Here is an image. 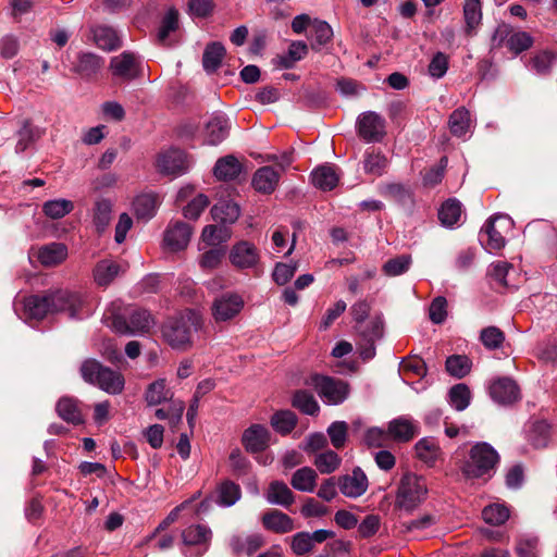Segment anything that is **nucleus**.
<instances>
[{"label": "nucleus", "instance_id": "nucleus-36", "mask_svg": "<svg viewBox=\"0 0 557 557\" xmlns=\"http://www.w3.org/2000/svg\"><path fill=\"white\" fill-rule=\"evenodd\" d=\"M178 11L174 8L168 9L161 20L157 35L158 41L164 46L171 45L170 36L178 29Z\"/></svg>", "mask_w": 557, "mask_h": 557}, {"label": "nucleus", "instance_id": "nucleus-46", "mask_svg": "<svg viewBox=\"0 0 557 557\" xmlns=\"http://www.w3.org/2000/svg\"><path fill=\"white\" fill-rule=\"evenodd\" d=\"M240 496L239 485L228 480L222 482L216 488V503L222 507L233 506Z\"/></svg>", "mask_w": 557, "mask_h": 557}, {"label": "nucleus", "instance_id": "nucleus-39", "mask_svg": "<svg viewBox=\"0 0 557 557\" xmlns=\"http://www.w3.org/2000/svg\"><path fill=\"white\" fill-rule=\"evenodd\" d=\"M333 29L324 21L314 20L311 24L310 45L313 50H319L332 40Z\"/></svg>", "mask_w": 557, "mask_h": 557}, {"label": "nucleus", "instance_id": "nucleus-33", "mask_svg": "<svg viewBox=\"0 0 557 557\" xmlns=\"http://www.w3.org/2000/svg\"><path fill=\"white\" fill-rule=\"evenodd\" d=\"M416 456L429 467H433L441 455L438 443L433 437H423L414 446Z\"/></svg>", "mask_w": 557, "mask_h": 557}, {"label": "nucleus", "instance_id": "nucleus-10", "mask_svg": "<svg viewBox=\"0 0 557 557\" xmlns=\"http://www.w3.org/2000/svg\"><path fill=\"white\" fill-rule=\"evenodd\" d=\"M110 67L114 76L132 81L141 75L143 60L134 52L124 51L111 59Z\"/></svg>", "mask_w": 557, "mask_h": 557}, {"label": "nucleus", "instance_id": "nucleus-22", "mask_svg": "<svg viewBox=\"0 0 557 557\" xmlns=\"http://www.w3.org/2000/svg\"><path fill=\"white\" fill-rule=\"evenodd\" d=\"M281 174L276 172L272 166H262L258 169L252 176L253 188L261 194H272L278 182Z\"/></svg>", "mask_w": 557, "mask_h": 557}, {"label": "nucleus", "instance_id": "nucleus-54", "mask_svg": "<svg viewBox=\"0 0 557 557\" xmlns=\"http://www.w3.org/2000/svg\"><path fill=\"white\" fill-rule=\"evenodd\" d=\"M412 263L410 255H400L395 258H391L382 267V272L389 277L399 276L406 273Z\"/></svg>", "mask_w": 557, "mask_h": 557}, {"label": "nucleus", "instance_id": "nucleus-19", "mask_svg": "<svg viewBox=\"0 0 557 557\" xmlns=\"http://www.w3.org/2000/svg\"><path fill=\"white\" fill-rule=\"evenodd\" d=\"M243 444L247 451L259 453L269 446V430L261 424H252L243 434Z\"/></svg>", "mask_w": 557, "mask_h": 557}, {"label": "nucleus", "instance_id": "nucleus-17", "mask_svg": "<svg viewBox=\"0 0 557 557\" xmlns=\"http://www.w3.org/2000/svg\"><path fill=\"white\" fill-rule=\"evenodd\" d=\"M338 488L346 497L357 498L366 493L368 488V478L364 472L357 467L352 470L351 474L339 478Z\"/></svg>", "mask_w": 557, "mask_h": 557}, {"label": "nucleus", "instance_id": "nucleus-4", "mask_svg": "<svg viewBox=\"0 0 557 557\" xmlns=\"http://www.w3.org/2000/svg\"><path fill=\"white\" fill-rule=\"evenodd\" d=\"M428 494L426 480L412 472H406L399 480L395 506L405 511H412L424 502Z\"/></svg>", "mask_w": 557, "mask_h": 557}, {"label": "nucleus", "instance_id": "nucleus-18", "mask_svg": "<svg viewBox=\"0 0 557 557\" xmlns=\"http://www.w3.org/2000/svg\"><path fill=\"white\" fill-rule=\"evenodd\" d=\"M127 263H122L112 259H103L97 262L94 269V280L98 286L110 285L115 277L125 273Z\"/></svg>", "mask_w": 557, "mask_h": 557}, {"label": "nucleus", "instance_id": "nucleus-7", "mask_svg": "<svg viewBox=\"0 0 557 557\" xmlns=\"http://www.w3.org/2000/svg\"><path fill=\"white\" fill-rule=\"evenodd\" d=\"M312 385L326 405H339L349 395L348 383L323 375H313Z\"/></svg>", "mask_w": 557, "mask_h": 557}, {"label": "nucleus", "instance_id": "nucleus-37", "mask_svg": "<svg viewBox=\"0 0 557 557\" xmlns=\"http://www.w3.org/2000/svg\"><path fill=\"white\" fill-rule=\"evenodd\" d=\"M359 337L363 342H376L383 337L384 323L380 315L369 318L366 323L356 325Z\"/></svg>", "mask_w": 557, "mask_h": 557}, {"label": "nucleus", "instance_id": "nucleus-23", "mask_svg": "<svg viewBox=\"0 0 557 557\" xmlns=\"http://www.w3.org/2000/svg\"><path fill=\"white\" fill-rule=\"evenodd\" d=\"M211 530L202 524H193L187 527L182 532V540L186 546H199L202 547L198 556L207 550L209 542L211 541Z\"/></svg>", "mask_w": 557, "mask_h": 557}, {"label": "nucleus", "instance_id": "nucleus-24", "mask_svg": "<svg viewBox=\"0 0 557 557\" xmlns=\"http://www.w3.org/2000/svg\"><path fill=\"white\" fill-rule=\"evenodd\" d=\"M158 206L159 199L156 194H140L133 201V211L137 220L147 222L154 216Z\"/></svg>", "mask_w": 557, "mask_h": 557}, {"label": "nucleus", "instance_id": "nucleus-27", "mask_svg": "<svg viewBox=\"0 0 557 557\" xmlns=\"http://www.w3.org/2000/svg\"><path fill=\"white\" fill-rule=\"evenodd\" d=\"M263 527L274 533L284 534L295 529L294 520L280 510H271L262 516Z\"/></svg>", "mask_w": 557, "mask_h": 557}, {"label": "nucleus", "instance_id": "nucleus-16", "mask_svg": "<svg viewBox=\"0 0 557 557\" xmlns=\"http://www.w3.org/2000/svg\"><path fill=\"white\" fill-rule=\"evenodd\" d=\"M157 165L162 173L182 175L189 169L190 161L183 150L170 149L159 156Z\"/></svg>", "mask_w": 557, "mask_h": 557}, {"label": "nucleus", "instance_id": "nucleus-59", "mask_svg": "<svg viewBox=\"0 0 557 557\" xmlns=\"http://www.w3.org/2000/svg\"><path fill=\"white\" fill-rule=\"evenodd\" d=\"M557 55L550 51H542L535 54L530 61V67L536 74L545 75L549 73Z\"/></svg>", "mask_w": 557, "mask_h": 557}, {"label": "nucleus", "instance_id": "nucleus-42", "mask_svg": "<svg viewBox=\"0 0 557 557\" xmlns=\"http://www.w3.org/2000/svg\"><path fill=\"white\" fill-rule=\"evenodd\" d=\"M292 406L308 416H317L320 411V406L312 393L304 389L294 393Z\"/></svg>", "mask_w": 557, "mask_h": 557}, {"label": "nucleus", "instance_id": "nucleus-63", "mask_svg": "<svg viewBox=\"0 0 557 557\" xmlns=\"http://www.w3.org/2000/svg\"><path fill=\"white\" fill-rule=\"evenodd\" d=\"M533 44V38L527 32L513 30L508 41V49L518 54L529 49Z\"/></svg>", "mask_w": 557, "mask_h": 557}, {"label": "nucleus", "instance_id": "nucleus-41", "mask_svg": "<svg viewBox=\"0 0 557 557\" xmlns=\"http://www.w3.org/2000/svg\"><path fill=\"white\" fill-rule=\"evenodd\" d=\"M527 437L533 447H545L549 438V424L544 420L531 422L527 429Z\"/></svg>", "mask_w": 557, "mask_h": 557}, {"label": "nucleus", "instance_id": "nucleus-44", "mask_svg": "<svg viewBox=\"0 0 557 557\" xmlns=\"http://www.w3.org/2000/svg\"><path fill=\"white\" fill-rule=\"evenodd\" d=\"M173 393L166 387L165 380L159 379L149 384L145 394V399L149 406H156L171 399Z\"/></svg>", "mask_w": 557, "mask_h": 557}, {"label": "nucleus", "instance_id": "nucleus-51", "mask_svg": "<svg viewBox=\"0 0 557 557\" xmlns=\"http://www.w3.org/2000/svg\"><path fill=\"white\" fill-rule=\"evenodd\" d=\"M470 400V388L463 383L454 385L448 392V403L457 411H463L466 408H468Z\"/></svg>", "mask_w": 557, "mask_h": 557}, {"label": "nucleus", "instance_id": "nucleus-50", "mask_svg": "<svg viewBox=\"0 0 557 557\" xmlns=\"http://www.w3.org/2000/svg\"><path fill=\"white\" fill-rule=\"evenodd\" d=\"M230 237L231 233L225 226L207 225L201 233V243L212 248H219L218 246L227 242Z\"/></svg>", "mask_w": 557, "mask_h": 557}, {"label": "nucleus", "instance_id": "nucleus-6", "mask_svg": "<svg viewBox=\"0 0 557 557\" xmlns=\"http://www.w3.org/2000/svg\"><path fill=\"white\" fill-rule=\"evenodd\" d=\"M85 381L98 385L102 391L116 395L124 388V377L121 373L101 366L96 360H87L81 368Z\"/></svg>", "mask_w": 557, "mask_h": 557}, {"label": "nucleus", "instance_id": "nucleus-64", "mask_svg": "<svg viewBox=\"0 0 557 557\" xmlns=\"http://www.w3.org/2000/svg\"><path fill=\"white\" fill-rule=\"evenodd\" d=\"M208 205V197L203 194H199L184 207L183 214L186 219L197 220Z\"/></svg>", "mask_w": 557, "mask_h": 557}, {"label": "nucleus", "instance_id": "nucleus-47", "mask_svg": "<svg viewBox=\"0 0 557 557\" xmlns=\"http://www.w3.org/2000/svg\"><path fill=\"white\" fill-rule=\"evenodd\" d=\"M57 412L62 420L69 423L79 424L83 422L82 412L73 398H61L57 404Z\"/></svg>", "mask_w": 557, "mask_h": 557}, {"label": "nucleus", "instance_id": "nucleus-48", "mask_svg": "<svg viewBox=\"0 0 557 557\" xmlns=\"http://www.w3.org/2000/svg\"><path fill=\"white\" fill-rule=\"evenodd\" d=\"M40 135L41 133L38 127H34L28 121H24L16 133L15 152L22 153L27 150Z\"/></svg>", "mask_w": 557, "mask_h": 557}, {"label": "nucleus", "instance_id": "nucleus-43", "mask_svg": "<svg viewBox=\"0 0 557 557\" xmlns=\"http://www.w3.org/2000/svg\"><path fill=\"white\" fill-rule=\"evenodd\" d=\"M225 55V48L221 42L209 44L203 52L202 65L206 72L213 73L220 66Z\"/></svg>", "mask_w": 557, "mask_h": 557}, {"label": "nucleus", "instance_id": "nucleus-61", "mask_svg": "<svg viewBox=\"0 0 557 557\" xmlns=\"http://www.w3.org/2000/svg\"><path fill=\"white\" fill-rule=\"evenodd\" d=\"M446 370L456 377H463L470 371L469 359L466 356H450L446 360Z\"/></svg>", "mask_w": 557, "mask_h": 557}, {"label": "nucleus", "instance_id": "nucleus-12", "mask_svg": "<svg viewBox=\"0 0 557 557\" xmlns=\"http://www.w3.org/2000/svg\"><path fill=\"white\" fill-rule=\"evenodd\" d=\"M193 232V227L186 222H170L163 234V245L172 252L185 250L190 242Z\"/></svg>", "mask_w": 557, "mask_h": 557}, {"label": "nucleus", "instance_id": "nucleus-31", "mask_svg": "<svg viewBox=\"0 0 557 557\" xmlns=\"http://www.w3.org/2000/svg\"><path fill=\"white\" fill-rule=\"evenodd\" d=\"M388 433L396 441L408 442L418 433V424L409 418L399 417L388 423Z\"/></svg>", "mask_w": 557, "mask_h": 557}, {"label": "nucleus", "instance_id": "nucleus-57", "mask_svg": "<svg viewBox=\"0 0 557 557\" xmlns=\"http://www.w3.org/2000/svg\"><path fill=\"white\" fill-rule=\"evenodd\" d=\"M326 433L334 448L341 449L345 446L348 436V424L345 421L332 422Z\"/></svg>", "mask_w": 557, "mask_h": 557}, {"label": "nucleus", "instance_id": "nucleus-60", "mask_svg": "<svg viewBox=\"0 0 557 557\" xmlns=\"http://www.w3.org/2000/svg\"><path fill=\"white\" fill-rule=\"evenodd\" d=\"M308 52V47L304 41H294L288 48V54L280 58V65L289 69L295 62L305 58Z\"/></svg>", "mask_w": 557, "mask_h": 557}, {"label": "nucleus", "instance_id": "nucleus-2", "mask_svg": "<svg viewBox=\"0 0 557 557\" xmlns=\"http://www.w3.org/2000/svg\"><path fill=\"white\" fill-rule=\"evenodd\" d=\"M499 461L498 453L487 443H478L471 447L468 457L461 462L459 469L467 480H490L495 473Z\"/></svg>", "mask_w": 557, "mask_h": 557}, {"label": "nucleus", "instance_id": "nucleus-8", "mask_svg": "<svg viewBox=\"0 0 557 557\" xmlns=\"http://www.w3.org/2000/svg\"><path fill=\"white\" fill-rule=\"evenodd\" d=\"M230 263L239 271H256L260 264V249L249 240L235 243L228 251Z\"/></svg>", "mask_w": 557, "mask_h": 557}, {"label": "nucleus", "instance_id": "nucleus-1", "mask_svg": "<svg viewBox=\"0 0 557 557\" xmlns=\"http://www.w3.org/2000/svg\"><path fill=\"white\" fill-rule=\"evenodd\" d=\"M84 298L78 293L57 290L44 296L32 295L24 299L23 310L26 320H41L49 313L69 312L71 318H78Z\"/></svg>", "mask_w": 557, "mask_h": 557}, {"label": "nucleus", "instance_id": "nucleus-9", "mask_svg": "<svg viewBox=\"0 0 557 557\" xmlns=\"http://www.w3.org/2000/svg\"><path fill=\"white\" fill-rule=\"evenodd\" d=\"M244 306V298L239 294L227 292L214 298L211 314L216 323L231 321L240 313Z\"/></svg>", "mask_w": 557, "mask_h": 557}, {"label": "nucleus", "instance_id": "nucleus-11", "mask_svg": "<svg viewBox=\"0 0 557 557\" xmlns=\"http://www.w3.org/2000/svg\"><path fill=\"white\" fill-rule=\"evenodd\" d=\"M386 123L383 116L373 111L362 113L358 117L359 136L367 143H379L386 135Z\"/></svg>", "mask_w": 557, "mask_h": 557}, {"label": "nucleus", "instance_id": "nucleus-53", "mask_svg": "<svg viewBox=\"0 0 557 557\" xmlns=\"http://www.w3.org/2000/svg\"><path fill=\"white\" fill-rule=\"evenodd\" d=\"M342 462V458L331 449L318 454L314 458V466L323 474H330L336 471Z\"/></svg>", "mask_w": 557, "mask_h": 557}, {"label": "nucleus", "instance_id": "nucleus-29", "mask_svg": "<svg viewBox=\"0 0 557 557\" xmlns=\"http://www.w3.org/2000/svg\"><path fill=\"white\" fill-rule=\"evenodd\" d=\"M263 543V536L258 533L248 535L236 534L230 539V547L235 554L251 555L256 553Z\"/></svg>", "mask_w": 557, "mask_h": 557}, {"label": "nucleus", "instance_id": "nucleus-15", "mask_svg": "<svg viewBox=\"0 0 557 557\" xmlns=\"http://www.w3.org/2000/svg\"><path fill=\"white\" fill-rule=\"evenodd\" d=\"M488 391L492 399L499 405H511L520 398V388L510 377L494 380Z\"/></svg>", "mask_w": 557, "mask_h": 557}, {"label": "nucleus", "instance_id": "nucleus-3", "mask_svg": "<svg viewBox=\"0 0 557 557\" xmlns=\"http://www.w3.org/2000/svg\"><path fill=\"white\" fill-rule=\"evenodd\" d=\"M201 325V317L195 311H189L185 315L169 320L162 329V334L172 348L184 350L191 343V333L197 332Z\"/></svg>", "mask_w": 557, "mask_h": 557}, {"label": "nucleus", "instance_id": "nucleus-52", "mask_svg": "<svg viewBox=\"0 0 557 557\" xmlns=\"http://www.w3.org/2000/svg\"><path fill=\"white\" fill-rule=\"evenodd\" d=\"M74 209V203L67 199H53L44 202L42 212L52 220L62 219L71 213Z\"/></svg>", "mask_w": 557, "mask_h": 557}, {"label": "nucleus", "instance_id": "nucleus-58", "mask_svg": "<svg viewBox=\"0 0 557 557\" xmlns=\"http://www.w3.org/2000/svg\"><path fill=\"white\" fill-rule=\"evenodd\" d=\"M482 517L486 523L499 525L509 518V510L504 505L493 504L483 509Z\"/></svg>", "mask_w": 557, "mask_h": 557}, {"label": "nucleus", "instance_id": "nucleus-30", "mask_svg": "<svg viewBox=\"0 0 557 557\" xmlns=\"http://www.w3.org/2000/svg\"><path fill=\"white\" fill-rule=\"evenodd\" d=\"M265 499L271 505L288 508L295 500L292 490L282 481H273L267 492Z\"/></svg>", "mask_w": 557, "mask_h": 557}, {"label": "nucleus", "instance_id": "nucleus-25", "mask_svg": "<svg viewBox=\"0 0 557 557\" xmlns=\"http://www.w3.org/2000/svg\"><path fill=\"white\" fill-rule=\"evenodd\" d=\"M243 171L239 160L232 156H225L216 160L213 174L219 181H234Z\"/></svg>", "mask_w": 557, "mask_h": 557}, {"label": "nucleus", "instance_id": "nucleus-45", "mask_svg": "<svg viewBox=\"0 0 557 557\" xmlns=\"http://www.w3.org/2000/svg\"><path fill=\"white\" fill-rule=\"evenodd\" d=\"M448 125L454 136H465L471 126L470 112L463 107L456 109L449 116Z\"/></svg>", "mask_w": 557, "mask_h": 557}, {"label": "nucleus", "instance_id": "nucleus-13", "mask_svg": "<svg viewBox=\"0 0 557 557\" xmlns=\"http://www.w3.org/2000/svg\"><path fill=\"white\" fill-rule=\"evenodd\" d=\"M512 221L506 214H497L487 220L484 225V233L487 235V248L500 250L505 247L506 239L503 232L511 227Z\"/></svg>", "mask_w": 557, "mask_h": 557}, {"label": "nucleus", "instance_id": "nucleus-38", "mask_svg": "<svg viewBox=\"0 0 557 557\" xmlns=\"http://www.w3.org/2000/svg\"><path fill=\"white\" fill-rule=\"evenodd\" d=\"M317 478L315 470L310 467H302L295 471L290 484L297 491L311 493L317 485Z\"/></svg>", "mask_w": 557, "mask_h": 557}, {"label": "nucleus", "instance_id": "nucleus-32", "mask_svg": "<svg viewBox=\"0 0 557 557\" xmlns=\"http://www.w3.org/2000/svg\"><path fill=\"white\" fill-rule=\"evenodd\" d=\"M67 248L62 243H51L39 248L37 258L45 267H53L65 260Z\"/></svg>", "mask_w": 557, "mask_h": 557}, {"label": "nucleus", "instance_id": "nucleus-5", "mask_svg": "<svg viewBox=\"0 0 557 557\" xmlns=\"http://www.w3.org/2000/svg\"><path fill=\"white\" fill-rule=\"evenodd\" d=\"M108 325L122 335L144 334L154 325L152 315L145 309H131L127 315L112 312L106 315Z\"/></svg>", "mask_w": 557, "mask_h": 557}, {"label": "nucleus", "instance_id": "nucleus-21", "mask_svg": "<svg viewBox=\"0 0 557 557\" xmlns=\"http://www.w3.org/2000/svg\"><path fill=\"white\" fill-rule=\"evenodd\" d=\"M311 182L314 187L327 191L334 189L339 181L338 169L332 164H323L311 172Z\"/></svg>", "mask_w": 557, "mask_h": 557}, {"label": "nucleus", "instance_id": "nucleus-26", "mask_svg": "<svg viewBox=\"0 0 557 557\" xmlns=\"http://www.w3.org/2000/svg\"><path fill=\"white\" fill-rule=\"evenodd\" d=\"M103 59L92 52H81L77 55V62L72 71L82 77H91L96 75L103 66Z\"/></svg>", "mask_w": 557, "mask_h": 557}, {"label": "nucleus", "instance_id": "nucleus-56", "mask_svg": "<svg viewBox=\"0 0 557 557\" xmlns=\"http://www.w3.org/2000/svg\"><path fill=\"white\" fill-rule=\"evenodd\" d=\"M480 341L486 349L495 350L503 346L505 342V334L496 326H487L482 329L480 333Z\"/></svg>", "mask_w": 557, "mask_h": 557}, {"label": "nucleus", "instance_id": "nucleus-34", "mask_svg": "<svg viewBox=\"0 0 557 557\" xmlns=\"http://www.w3.org/2000/svg\"><path fill=\"white\" fill-rule=\"evenodd\" d=\"M211 215L215 222L232 224L239 218L240 209L233 201L221 200L211 208Z\"/></svg>", "mask_w": 557, "mask_h": 557}, {"label": "nucleus", "instance_id": "nucleus-49", "mask_svg": "<svg viewBox=\"0 0 557 557\" xmlns=\"http://www.w3.org/2000/svg\"><path fill=\"white\" fill-rule=\"evenodd\" d=\"M461 216V203L457 199H448L438 210V219L446 227H453Z\"/></svg>", "mask_w": 557, "mask_h": 557}, {"label": "nucleus", "instance_id": "nucleus-55", "mask_svg": "<svg viewBox=\"0 0 557 557\" xmlns=\"http://www.w3.org/2000/svg\"><path fill=\"white\" fill-rule=\"evenodd\" d=\"M271 424L276 432L281 434H288L295 429L297 424V417L290 410H281L273 414Z\"/></svg>", "mask_w": 557, "mask_h": 557}, {"label": "nucleus", "instance_id": "nucleus-40", "mask_svg": "<svg viewBox=\"0 0 557 557\" xmlns=\"http://www.w3.org/2000/svg\"><path fill=\"white\" fill-rule=\"evenodd\" d=\"M363 170L367 174L381 176L388 166L387 158L380 151L368 150L363 158Z\"/></svg>", "mask_w": 557, "mask_h": 557}, {"label": "nucleus", "instance_id": "nucleus-14", "mask_svg": "<svg viewBox=\"0 0 557 557\" xmlns=\"http://www.w3.org/2000/svg\"><path fill=\"white\" fill-rule=\"evenodd\" d=\"M230 120L223 113L213 114L206 123L202 132V144L216 146L221 144L230 133Z\"/></svg>", "mask_w": 557, "mask_h": 557}, {"label": "nucleus", "instance_id": "nucleus-62", "mask_svg": "<svg viewBox=\"0 0 557 557\" xmlns=\"http://www.w3.org/2000/svg\"><path fill=\"white\" fill-rule=\"evenodd\" d=\"M223 257L222 248H211L200 255L198 263L203 271H212L220 265Z\"/></svg>", "mask_w": 557, "mask_h": 557}, {"label": "nucleus", "instance_id": "nucleus-28", "mask_svg": "<svg viewBox=\"0 0 557 557\" xmlns=\"http://www.w3.org/2000/svg\"><path fill=\"white\" fill-rule=\"evenodd\" d=\"M94 42L102 50L112 51L121 47L117 32L107 25H98L91 28Z\"/></svg>", "mask_w": 557, "mask_h": 557}, {"label": "nucleus", "instance_id": "nucleus-20", "mask_svg": "<svg viewBox=\"0 0 557 557\" xmlns=\"http://www.w3.org/2000/svg\"><path fill=\"white\" fill-rule=\"evenodd\" d=\"M463 33L467 37L476 35L482 23V2L481 0H465L462 7Z\"/></svg>", "mask_w": 557, "mask_h": 557}, {"label": "nucleus", "instance_id": "nucleus-35", "mask_svg": "<svg viewBox=\"0 0 557 557\" xmlns=\"http://www.w3.org/2000/svg\"><path fill=\"white\" fill-rule=\"evenodd\" d=\"M113 203L110 199H97L94 206L92 222L98 233H102L111 222Z\"/></svg>", "mask_w": 557, "mask_h": 557}]
</instances>
